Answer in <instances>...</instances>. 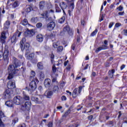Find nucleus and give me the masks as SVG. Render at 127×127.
Segmentation results:
<instances>
[{"label": "nucleus", "instance_id": "nucleus-1", "mask_svg": "<svg viewBox=\"0 0 127 127\" xmlns=\"http://www.w3.org/2000/svg\"><path fill=\"white\" fill-rule=\"evenodd\" d=\"M15 66L13 64H10L8 67V75L7 77L8 80H10L13 78L14 75L19 74V70L15 69Z\"/></svg>", "mask_w": 127, "mask_h": 127}, {"label": "nucleus", "instance_id": "nucleus-2", "mask_svg": "<svg viewBox=\"0 0 127 127\" xmlns=\"http://www.w3.org/2000/svg\"><path fill=\"white\" fill-rule=\"evenodd\" d=\"M21 59L22 60H18L15 57H13L12 58V64L15 68H17V67H19V66H21V64L23 65V63H24V58H23L22 56H20Z\"/></svg>", "mask_w": 127, "mask_h": 127}, {"label": "nucleus", "instance_id": "nucleus-3", "mask_svg": "<svg viewBox=\"0 0 127 127\" xmlns=\"http://www.w3.org/2000/svg\"><path fill=\"white\" fill-rule=\"evenodd\" d=\"M13 102L15 105H21V104L23 103V99L22 98V97L19 95H17L14 97Z\"/></svg>", "mask_w": 127, "mask_h": 127}, {"label": "nucleus", "instance_id": "nucleus-4", "mask_svg": "<svg viewBox=\"0 0 127 127\" xmlns=\"http://www.w3.org/2000/svg\"><path fill=\"white\" fill-rule=\"evenodd\" d=\"M104 45H102L101 46L96 49L95 51L96 53L100 52L101 50H107V49L109 48V47H108V41L106 40H104Z\"/></svg>", "mask_w": 127, "mask_h": 127}, {"label": "nucleus", "instance_id": "nucleus-5", "mask_svg": "<svg viewBox=\"0 0 127 127\" xmlns=\"http://www.w3.org/2000/svg\"><path fill=\"white\" fill-rule=\"evenodd\" d=\"M82 86H79V89L76 88L72 92V98L74 99L77 98L79 95H81V92H82Z\"/></svg>", "mask_w": 127, "mask_h": 127}, {"label": "nucleus", "instance_id": "nucleus-6", "mask_svg": "<svg viewBox=\"0 0 127 127\" xmlns=\"http://www.w3.org/2000/svg\"><path fill=\"white\" fill-rule=\"evenodd\" d=\"M31 100L33 102H35L36 104H42V102H43V96L42 95H40L38 97L32 96Z\"/></svg>", "mask_w": 127, "mask_h": 127}, {"label": "nucleus", "instance_id": "nucleus-7", "mask_svg": "<svg viewBox=\"0 0 127 127\" xmlns=\"http://www.w3.org/2000/svg\"><path fill=\"white\" fill-rule=\"evenodd\" d=\"M31 107V102L26 101L24 104L21 106V109L22 111H29Z\"/></svg>", "mask_w": 127, "mask_h": 127}, {"label": "nucleus", "instance_id": "nucleus-8", "mask_svg": "<svg viewBox=\"0 0 127 127\" xmlns=\"http://www.w3.org/2000/svg\"><path fill=\"white\" fill-rule=\"evenodd\" d=\"M9 51L7 49H5L4 52L3 53V59L4 61L8 63V60H9Z\"/></svg>", "mask_w": 127, "mask_h": 127}, {"label": "nucleus", "instance_id": "nucleus-9", "mask_svg": "<svg viewBox=\"0 0 127 127\" xmlns=\"http://www.w3.org/2000/svg\"><path fill=\"white\" fill-rule=\"evenodd\" d=\"M7 87L8 89H14V88H15V81H14V80L9 81L7 84Z\"/></svg>", "mask_w": 127, "mask_h": 127}, {"label": "nucleus", "instance_id": "nucleus-10", "mask_svg": "<svg viewBox=\"0 0 127 127\" xmlns=\"http://www.w3.org/2000/svg\"><path fill=\"white\" fill-rule=\"evenodd\" d=\"M36 82H38V80L35 79L30 83L29 87L31 88V90H35L37 87Z\"/></svg>", "mask_w": 127, "mask_h": 127}, {"label": "nucleus", "instance_id": "nucleus-11", "mask_svg": "<svg viewBox=\"0 0 127 127\" xmlns=\"http://www.w3.org/2000/svg\"><path fill=\"white\" fill-rule=\"evenodd\" d=\"M25 36H28V37H31L35 34V30L32 29L30 30L26 31L24 32Z\"/></svg>", "mask_w": 127, "mask_h": 127}, {"label": "nucleus", "instance_id": "nucleus-12", "mask_svg": "<svg viewBox=\"0 0 127 127\" xmlns=\"http://www.w3.org/2000/svg\"><path fill=\"white\" fill-rule=\"evenodd\" d=\"M55 26H56L55 23L53 21H52L47 24V28L48 30L51 31V30H53V29H54Z\"/></svg>", "mask_w": 127, "mask_h": 127}, {"label": "nucleus", "instance_id": "nucleus-13", "mask_svg": "<svg viewBox=\"0 0 127 127\" xmlns=\"http://www.w3.org/2000/svg\"><path fill=\"white\" fill-rule=\"evenodd\" d=\"M44 85L46 88H51V79L47 78L44 80Z\"/></svg>", "mask_w": 127, "mask_h": 127}, {"label": "nucleus", "instance_id": "nucleus-14", "mask_svg": "<svg viewBox=\"0 0 127 127\" xmlns=\"http://www.w3.org/2000/svg\"><path fill=\"white\" fill-rule=\"evenodd\" d=\"M5 39H6V36H5V32H2L1 33V36L0 37V42L2 44L5 43Z\"/></svg>", "mask_w": 127, "mask_h": 127}, {"label": "nucleus", "instance_id": "nucleus-15", "mask_svg": "<svg viewBox=\"0 0 127 127\" xmlns=\"http://www.w3.org/2000/svg\"><path fill=\"white\" fill-rule=\"evenodd\" d=\"M11 93L9 89H6L3 93V96L4 99H9L10 98Z\"/></svg>", "mask_w": 127, "mask_h": 127}, {"label": "nucleus", "instance_id": "nucleus-16", "mask_svg": "<svg viewBox=\"0 0 127 127\" xmlns=\"http://www.w3.org/2000/svg\"><path fill=\"white\" fill-rule=\"evenodd\" d=\"M29 43H25L23 44V46L22 47V49L21 48L22 51H23V50H25L27 52L28 51V49H29Z\"/></svg>", "mask_w": 127, "mask_h": 127}, {"label": "nucleus", "instance_id": "nucleus-17", "mask_svg": "<svg viewBox=\"0 0 127 127\" xmlns=\"http://www.w3.org/2000/svg\"><path fill=\"white\" fill-rule=\"evenodd\" d=\"M23 103L24 102V101H29L30 100V98L29 97V96H28L25 92L23 91Z\"/></svg>", "mask_w": 127, "mask_h": 127}, {"label": "nucleus", "instance_id": "nucleus-18", "mask_svg": "<svg viewBox=\"0 0 127 127\" xmlns=\"http://www.w3.org/2000/svg\"><path fill=\"white\" fill-rule=\"evenodd\" d=\"M44 37L42 34H38L36 36V40L38 42H42L43 41Z\"/></svg>", "mask_w": 127, "mask_h": 127}, {"label": "nucleus", "instance_id": "nucleus-19", "mask_svg": "<svg viewBox=\"0 0 127 127\" xmlns=\"http://www.w3.org/2000/svg\"><path fill=\"white\" fill-rule=\"evenodd\" d=\"M60 6L62 10L66 9L68 7V5L65 2H61L60 3Z\"/></svg>", "mask_w": 127, "mask_h": 127}, {"label": "nucleus", "instance_id": "nucleus-20", "mask_svg": "<svg viewBox=\"0 0 127 127\" xmlns=\"http://www.w3.org/2000/svg\"><path fill=\"white\" fill-rule=\"evenodd\" d=\"M53 86V92L54 93H58L59 91V87H58V84H55Z\"/></svg>", "mask_w": 127, "mask_h": 127}, {"label": "nucleus", "instance_id": "nucleus-21", "mask_svg": "<svg viewBox=\"0 0 127 127\" xmlns=\"http://www.w3.org/2000/svg\"><path fill=\"white\" fill-rule=\"evenodd\" d=\"M5 104L7 107H9V108H12V107H13V102L12 101H7Z\"/></svg>", "mask_w": 127, "mask_h": 127}, {"label": "nucleus", "instance_id": "nucleus-22", "mask_svg": "<svg viewBox=\"0 0 127 127\" xmlns=\"http://www.w3.org/2000/svg\"><path fill=\"white\" fill-rule=\"evenodd\" d=\"M52 95H53V91H46L45 93V95L47 98H51Z\"/></svg>", "mask_w": 127, "mask_h": 127}, {"label": "nucleus", "instance_id": "nucleus-23", "mask_svg": "<svg viewBox=\"0 0 127 127\" xmlns=\"http://www.w3.org/2000/svg\"><path fill=\"white\" fill-rule=\"evenodd\" d=\"M57 70V68H56L55 65H53L52 67V71L54 73H53L52 75V77H54L55 76L54 75H55L56 77H58V74L57 73L55 74V73H56Z\"/></svg>", "mask_w": 127, "mask_h": 127}, {"label": "nucleus", "instance_id": "nucleus-24", "mask_svg": "<svg viewBox=\"0 0 127 127\" xmlns=\"http://www.w3.org/2000/svg\"><path fill=\"white\" fill-rule=\"evenodd\" d=\"M45 5H46V4L45 3V1H41L40 2L39 7L40 9H43L44 7H45Z\"/></svg>", "mask_w": 127, "mask_h": 127}, {"label": "nucleus", "instance_id": "nucleus-25", "mask_svg": "<svg viewBox=\"0 0 127 127\" xmlns=\"http://www.w3.org/2000/svg\"><path fill=\"white\" fill-rule=\"evenodd\" d=\"M115 69L109 70L108 74L110 78H113L114 77V74H115Z\"/></svg>", "mask_w": 127, "mask_h": 127}, {"label": "nucleus", "instance_id": "nucleus-26", "mask_svg": "<svg viewBox=\"0 0 127 127\" xmlns=\"http://www.w3.org/2000/svg\"><path fill=\"white\" fill-rule=\"evenodd\" d=\"M65 1H67L70 6H72V8H74V0H65Z\"/></svg>", "mask_w": 127, "mask_h": 127}, {"label": "nucleus", "instance_id": "nucleus-27", "mask_svg": "<svg viewBox=\"0 0 127 127\" xmlns=\"http://www.w3.org/2000/svg\"><path fill=\"white\" fill-rule=\"evenodd\" d=\"M9 25H10V22L8 20L6 21L4 24V28L6 29L9 28Z\"/></svg>", "mask_w": 127, "mask_h": 127}, {"label": "nucleus", "instance_id": "nucleus-28", "mask_svg": "<svg viewBox=\"0 0 127 127\" xmlns=\"http://www.w3.org/2000/svg\"><path fill=\"white\" fill-rule=\"evenodd\" d=\"M16 34L17 33H15L11 38V43H14L16 41Z\"/></svg>", "mask_w": 127, "mask_h": 127}, {"label": "nucleus", "instance_id": "nucleus-29", "mask_svg": "<svg viewBox=\"0 0 127 127\" xmlns=\"http://www.w3.org/2000/svg\"><path fill=\"white\" fill-rule=\"evenodd\" d=\"M26 39L25 38H23L22 40L20 42V47L22 49V47L23 46V44H25V41Z\"/></svg>", "mask_w": 127, "mask_h": 127}, {"label": "nucleus", "instance_id": "nucleus-30", "mask_svg": "<svg viewBox=\"0 0 127 127\" xmlns=\"http://www.w3.org/2000/svg\"><path fill=\"white\" fill-rule=\"evenodd\" d=\"M54 85H58V81H57V79L56 77L52 79V86H54Z\"/></svg>", "mask_w": 127, "mask_h": 127}, {"label": "nucleus", "instance_id": "nucleus-31", "mask_svg": "<svg viewBox=\"0 0 127 127\" xmlns=\"http://www.w3.org/2000/svg\"><path fill=\"white\" fill-rule=\"evenodd\" d=\"M37 67L38 68V69H40V70H42L43 69V64H42V63H38L37 64Z\"/></svg>", "mask_w": 127, "mask_h": 127}, {"label": "nucleus", "instance_id": "nucleus-32", "mask_svg": "<svg viewBox=\"0 0 127 127\" xmlns=\"http://www.w3.org/2000/svg\"><path fill=\"white\" fill-rule=\"evenodd\" d=\"M35 76V71H31V75L30 76V79H31V80H34V76Z\"/></svg>", "mask_w": 127, "mask_h": 127}, {"label": "nucleus", "instance_id": "nucleus-33", "mask_svg": "<svg viewBox=\"0 0 127 127\" xmlns=\"http://www.w3.org/2000/svg\"><path fill=\"white\" fill-rule=\"evenodd\" d=\"M70 30V27L69 26V25H65L64 27V32H67Z\"/></svg>", "mask_w": 127, "mask_h": 127}, {"label": "nucleus", "instance_id": "nucleus-34", "mask_svg": "<svg viewBox=\"0 0 127 127\" xmlns=\"http://www.w3.org/2000/svg\"><path fill=\"white\" fill-rule=\"evenodd\" d=\"M21 23L22 25H27V24H28V21L26 19H24L21 22Z\"/></svg>", "mask_w": 127, "mask_h": 127}, {"label": "nucleus", "instance_id": "nucleus-35", "mask_svg": "<svg viewBox=\"0 0 127 127\" xmlns=\"http://www.w3.org/2000/svg\"><path fill=\"white\" fill-rule=\"evenodd\" d=\"M33 58H34V53H31L29 55V56L27 57V59H29L30 60L33 59Z\"/></svg>", "mask_w": 127, "mask_h": 127}, {"label": "nucleus", "instance_id": "nucleus-36", "mask_svg": "<svg viewBox=\"0 0 127 127\" xmlns=\"http://www.w3.org/2000/svg\"><path fill=\"white\" fill-rule=\"evenodd\" d=\"M31 21L33 23H36L38 21V18L37 17H33L31 19Z\"/></svg>", "mask_w": 127, "mask_h": 127}, {"label": "nucleus", "instance_id": "nucleus-37", "mask_svg": "<svg viewBox=\"0 0 127 127\" xmlns=\"http://www.w3.org/2000/svg\"><path fill=\"white\" fill-rule=\"evenodd\" d=\"M70 113H71V109H69L67 111H66L64 113V114L63 116V117H64L65 118H66V117H67V116L69 115Z\"/></svg>", "mask_w": 127, "mask_h": 127}, {"label": "nucleus", "instance_id": "nucleus-38", "mask_svg": "<svg viewBox=\"0 0 127 127\" xmlns=\"http://www.w3.org/2000/svg\"><path fill=\"white\" fill-rule=\"evenodd\" d=\"M56 12H61V9L57 4H55Z\"/></svg>", "mask_w": 127, "mask_h": 127}, {"label": "nucleus", "instance_id": "nucleus-39", "mask_svg": "<svg viewBox=\"0 0 127 127\" xmlns=\"http://www.w3.org/2000/svg\"><path fill=\"white\" fill-rule=\"evenodd\" d=\"M16 123H18V118H16L12 120V124H11L12 126H14V125H15Z\"/></svg>", "mask_w": 127, "mask_h": 127}, {"label": "nucleus", "instance_id": "nucleus-40", "mask_svg": "<svg viewBox=\"0 0 127 127\" xmlns=\"http://www.w3.org/2000/svg\"><path fill=\"white\" fill-rule=\"evenodd\" d=\"M65 16L62 17L59 20V23H63L65 21Z\"/></svg>", "mask_w": 127, "mask_h": 127}, {"label": "nucleus", "instance_id": "nucleus-41", "mask_svg": "<svg viewBox=\"0 0 127 127\" xmlns=\"http://www.w3.org/2000/svg\"><path fill=\"white\" fill-rule=\"evenodd\" d=\"M40 75V79H44L45 75H44V73L42 71L40 72L39 73Z\"/></svg>", "mask_w": 127, "mask_h": 127}, {"label": "nucleus", "instance_id": "nucleus-42", "mask_svg": "<svg viewBox=\"0 0 127 127\" xmlns=\"http://www.w3.org/2000/svg\"><path fill=\"white\" fill-rule=\"evenodd\" d=\"M97 32H98V29H96L93 32L91 33L90 36H95V35L97 34Z\"/></svg>", "mask_w": 127, "mask_h": 127}, {"label": "nucleus", "instance_id": "nucleus-43", "mask_svg": "<svg viewBox=\"0 0 127 127\" xmlns=\"http://www.w3.org/2000/svg\"><path fill=\"white\" fill-rule=\"evenodd\" d=\"M18 6V1H16L14 2L13 4L12 5V7L15 8V7H17Z\"/></svg>", "mask_w": 127, "mask_h": 127}, {"label": "nucleus", "instance_id": "nucleus-44", "mask_svg": "<svg viewBox=\"0 0 127 127\" xmlns=\"http://www.w3.org/2000/svg\"><path fill=\"white\" fill-rule=\"evenodd\" d=\"M58 52H62L63 50V47L62 46H59L58 48H57Z\"/></svg>", "mask_w": 127, "mask_h": 127}, {"label": "nucleus", "instance_id": "nucleus-45", "mask_svg": "<svg viewBox=\"0 0 127 127\" xmlns=\"http://www.w3.org/2000/svg\"><path fill=\"white\" fill-rule=\"evenodd\" d=\"M5 127V125L2 122V121H1V119L0 118V127Z\"/></svg>", "mask_w": 127, "mask_h": 127}, {"label": "nucleus", "instance_id": "nucleus-46", "mask_svg": "<svg viewBox=\"0 0 127 127\" xmlns=\"http://www.w3.org/2000/svg\"><path fill=\"white\" fill-rule=\"evenodd\" d=\"M4 117H5V116L4 115V113L3 112H2V111H0V119L4 118Z\"/></svg>", "mask_w": 127, "mask_h": 127}, {"label": "nucleus", "instance_id": "nucleus-47", "mask_svg": "<svg viewBox=\"0 0 127 127\" xmlns=\"http://www.w3.org/2000/svg\"><path fill=\"white\" fill-rule=\"evenodd\" d=\"M67 33H68V34L70 36H72L73 35V34H74V33L73 32V31L72 30H71L70 29H69V30L67 32Z\"/></svg>", "mask_w": 127, "mask_h": 127}, {"label": "nucleus", "instance_id": "nucleus-48", "mask_svg": "<svg viewBox=\"0 0 127 127\" xmlns=\"http://www.w3.org/2000/svg\"><path fill=\"white\" fill-rule=\"evenodd\" d=\"M36 26H37V28H40L41 27H42V23H38L36 24Z\"/></svg>", "mask_w": 127, "mask_h": 127}, {"label": "nucleus", "instance_id": "nucleus-49", "mask_svg": "<svg viewBox=\"0 0 127 127\" xmlns=\"http://www.w3.org/2000/svg\"><path fill=\"white\" fill-rule=\"evenodd\" d=\"M117 9H118L119 11H122L123 9H124V7L122 6V5H120L117 8Z\"/></svg>", "mask_w": 127, "mask_h": 127}, {"label": "nucleus", "instance_id": "nucleus-50", "mask_svg": "<svg viewBox=\"0 0 127 127\" xmlns=\"http://www.w3.org/2000/svg\"><path fill=\"white\" fill-rule=\"evenodd\" d=\"M32 9V8L31 7H29L26 9V12H28V11L29 12V11H31Z\"/></svg>", "mask_w": 127, "mask_h": 127}, {"label": "nucleus", "instance_id": "nucleus-51", "mask_svg": "<svg viewBox=\"0 0 127 127\" xmlns=\"http://www.w3.org/2000/svg\"><path fill=\"white\" fill-rule=\"evenodd\" d=\"M48 127H53V123L52 122H50L49 123L48 125Z\"/></svg>", "mask_w": 127, "mask_h": 127}, {"label": "nucleus", "instance_id": "nucleus-52", "mask_svg": "<svg viewBox=\"0 0 127 127\" xmlns=\"http://www.w3.org/2000/svg\"><path fill=\"white\" fill-rule=\"evenodd\" d=\"M53 46L54 48H58V44H57L56 43H54Z\"/></svg>", "mask_w": 127, "mask_h": 127}, {"label": "nucleus", "instance_id": "nucleus-53", "mask_svg": "<svg viewBox=\"0 0 127 127\" xmlns=\"http://www.w3.org/2000/svg\"><path fill=\"white\" fill-rule=\"evenodd\" d=\"M121 25H122V24L120 23H116L115 27L118 28L119 27V26H121Z\"/></svg>", "mask_w": 127, "mask_h": 127}, {"label": "nucleus", "instance_id": "nucleus-54", "mask_svg": "<svg viewBox=\"0 0 127 127\" xmlns=\"http://www.w3.org/2000/svg\"><path fill=\"white\" fill-rule=\"evenodd\" d=\"M115 24L114 22H110L109 25V28H111V27H113V25Z\"/></svg>", "mask_w": 127, "mask_h": 127}, {"label": "nucleus", "instance_id": "nucleus-55", "mask_svg": "<svg viewBox=\"0 0 127 127\" xmlns=\"http://www.w3.org/2000/svg\"><path fill=\"white\" fill-rule=\"evenodd\" d=\"M15 33H17L16 36H17V37H19L20 36V35H21V32H17Z\"/></svg>", "mask_w": 127, "mask_h": 127}, {"label": "nucleus", "instance_id": "nucleus-56", "mask_svg": "<svg viewBox=\"0 0 127 127\" xmlns=\"http://www.w3.org/2000/svg\"><path fill=\"white\" fill-rule=\"evenodd\" d=\"M62 101H66V100H67V98H66V96L64 95L62 97Z\"/></svg>", "mask_w": 127, "mask_h": 127}, {"label": "nucleus", "instance_id": "nucleus-57", "mask_svg": "<svg viewBox=\"0 0 127 127\" xmlns=\"http://www.w3.org/2000/svg\"><path fill=\"white\" fill-rule=\"evenodd\" d=\"M55 56L53 55V54H51V61H53V59H54Z\"/></svg>", "mask_w": 127, "mask_h": 127}, {"label": "nucleus", "instance_id": "nucleus-58", "mask_svg": "<svg viewBox=\"0 0 127 127\" xmlns=\"http://www.w3.org/2000/svg\"><path fill=\"white\" fill-rule=\"evenodd\" d=\"M119 15H124V14H125V11H123V12H119L118 13Z\"/></svg>", "mask_w": 127, "mask_h": 127}, {"label": "nucleus", "instance_id": "nucleus-59", "mask_svg": "<svg viewBox=\"0 0 127 127\" xmlns=\"http://www.w3.org/2000/svg\"><path fill=\"white\" fill-rule=\"evenodd\" d=\"M3 55V52L2 51H0V58H1Z\"/></svg>", "mask_w": 127, "mask_h": 127}, {"label": "nucleus", "instance_id": "nucleus-60", "mask_svg": "<svg viewBox=\"0 0 127 127\" xmlns=\"http://www.w3.org/2000/svg\"><path fill=\"white\" fill-rule=\"evenodd\" d=\"M18 127H26V126L25 125V124H23L20 125Z\"/></svg>", "mask_w": 127, "mask_h": 127}, {"label": "nucleus", "instance_id": "nucleus-61", "mask_svg": "<svg viewBox=\"0 0 127 127\" xmlns=\"http://www.w3.org/2000/svg\"><path fill=\"white\" fill-rule=\"evenodd\" d=\"M16 94H20V91H19V89L18 88L16 89Z\"/></svg>", "mask_w": 127, "mask_h": 127}, {"label": "nucleus", "instance_id": "nucleus-62", "mask_svg": "<svg viewBox=\"0 0 127 127\" xmlns=\"http://www.w3.org/2000/svg\"><path fill=\"white\" fill-rule=\"evenodd\" d=\"M105 67H110V63H106L105 64Z\"/></svg>", "mask_w": 127, "mask_h": 127}, {"label": "nucleus", "instance_id": "nucleus-63", "mask_svg": "<svg viewBox=\"0 0 127 127\" xmlns=\"http://www.w3.org/2000/svg\"><path fill=\"white\" fill-rule=\"evenodd\" d=\"M124 124H127V118H125L123 120Z\"/></svg>", "mask_w": 127, "mask_h": 127}, {"label": "nucleus", "instance_id": "nucleus-64", "mask_svg": "<svg viewBox=\"0 0 127 127\" xmlns=\"http://www.w3.org/2000/svg\"><path fill=\"white\" fill-rule=\"evenodd\" d=\"M88 120H92L93 119V116L90 115V116H88Z\"/></svg>", "mask_w": 127, "mask_h": 127}]
</instances>
